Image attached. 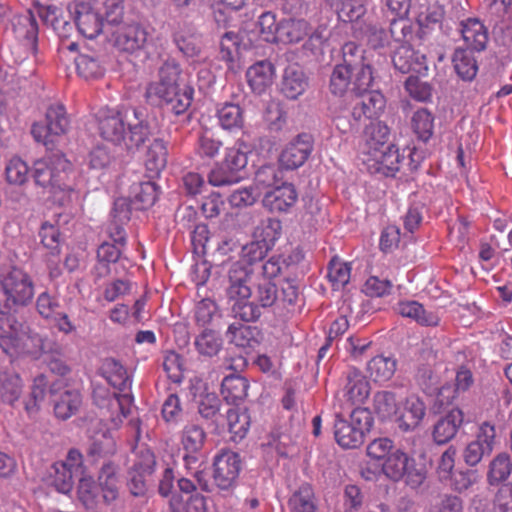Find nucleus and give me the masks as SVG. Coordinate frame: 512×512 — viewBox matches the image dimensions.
<instances>
[{
  "label": "nucleus",
  "instance_id": "obj_1",
  "mask_svg": "<svg viewBox=\"0 0 512 512\" xmlns=\"http://www.w3.org/2000/svg\"><path fill=\"white\" fill-rule=\"evenodd\" d=\"M2 315L4 312L2 311ZM2 351L11 358L22 355L36 356L41 348V338L29 333L28 327L15 314L2 316Z\"/></svg>",
  "mask_w": 512,
  "mask_h": 512
},
{
  "label": "nucleus",
  "instance_id": "obj_2",
  "mask_svg": "<svg viewBox=\"0 0 512 512\" xmlns=\"http://www.w3.org/2000/svg\"><path fill=\"white\" fill-rule=\"evenodd\" d=\"M16 42L11 47V54L16 64L38 60V24L31 10L17 15L12 20Z\"/></svg>",
  "mask_w": 512,
  "mask_h": 512
},
{
  "label": "nucleus",
  "instance_id": "obj_3",
  "mask_svg": "<svg viewBox=\"0 0 512 512\" xmlns=\"http://www.w3.org/2000/svg\"><path fill=\"white\" fill-rule=\"evenodd\" d=\"M283 265L284 260L281 256H272L258 267L253 281L254 292H252V296L260 307H271L279 299L274 279L282 272Z\"/></svg>",
  "mask_w": 512,
  "mask_h": 512
},
{
  "label": "nucleus",
  "instance_id": "obj_4",
  "mask_svg": "<svg viewBox=\"0 0 512 512\" xmlns=\"http://www.w3.org/2000/svg\"><path fill=\"white\" fill-rule=\"evenodd\" d=\"M5 306L16 312L18 307L29 304L34 297V283L24 270L13 268L2 280Z\"/></svg>",
  "mask_w": 512,
  "mask_h": 512
},
{
  "label": "nucleus",
  "instance_id": "obj_5",
  "mask_svg": "<svg viewBox=\"0 0 512 512\" xmlns=\"http://www.w3.org/2000/svg\"><path fill=\"white\" fill-rule=\"evenodd\" d=\"M148 95H154L165 102L176 114L184 113L191 105L194 89L188 85L182 88L160 79L151 83L147 89Z\"/></svg>",
  "mask_w": 512,
  "mask_h": 512
},
{
  "label": "nucleus",
  "instance_id": "obj_6",
  "mask_svg": "<svg viewBox=\"0 0 512 512\" xmlns=\"http://www.w3.org/2000/svg\"><path fill=\"white\" fill-rule=\"evenodd\" d=\"M69 162L60 154H52L35 161L33 177L35 183L49 190L66 178Z\"/></svg>",
  "mask_w": 512,
  "mask_h": 512
},
{
  "label": "nucleus",
  "instance_id": "obj_7",
  "mask_svg": "<svg viewBox=\"0 0 512 512\" xmlns=\"http://www.w3.org/2000/svg\"><path fill=\"white\" fill-rule=\"evenodd\" d=\"M213 465L216 485L223 490L232 487L241 470L239 454L231 450H223L215 457Z\"/></svg>",
  "mask_w": 512,
  "mask_h": 512
},
{
  "label": "nucleus",
  "instance_id": "obj_8",
  "mask_svg": "<svg viewBox=\"0 0 512 512\" xmlns=\"http://www.w3.org/2000/svg\"><path fill=\"white\" fill-rule=\"evenodd\" d=\"M258 268H249L243 262H235L228 271L227 297L230 300L249 299L252 296L248 282L255 280Z\"/></svg>",
  "mask_w": 512,
  "mask_h": 512
},
{
  "label": "nucleus",
  "instance_id": "obj_9",
  "mask_svg": "<svg viewBox=\"0 0 512 512\" xmlns=\"http://www.w3.org/2000/svg\"><path fill=\"white\" fill-rule=\"evenodd\" d=\"M125 120L128 115H123L114 109H103L98 114V129L101 137L116 145L122 144L126 132Z\"/></svg>",
  "mask_w": 512,
  "mask_h": 512
},
{
  "label": "nucleus",
  "instance_id": "obj_10",
  "mask_svg": "<svg viewBox=\"0 0 512 512\" xmlns=\"http://www.w3.org/2000/svg\"><path fill=\"white\" fill-rule=\"evenodd\" d=\"M97 484L102 502L112 505L120 495V467L112 461L105 462L98 472Z\"/></svg>",
  "mask_w": 512,
  "mask_h": 512
},
{
  "label": "nucleus",
  "instance_id": "obj_11",
  "mask_svg": "<svg viewBox=\"0 0 512 512\" xmlns=\"http://www.w3.org/2000/svg\"><path fill=\"white\" fill-rule=\"evenodd\" d=\"M409 458L406 453L400 449H396L381 463L382 472L391 480L398 481L406 474L408 475V484L413 486L420 485L424 480V474L417 472L411 475L408 471Z\"/></svg>",
  "mask_w": 512,
  "mask_h": 512
},
{
  "label": "nucleus",
  "instance_id": "obj_12",
  "mask_svg": "<svg viewBox=\"0 0 512 512\" xmlns=\"http://www.w3.org/2000/svg\"><path fill=\"white\" fill-rule=\"evenodd\" d=\"M426 415V405L417 396H409L402 406H399L395 421L403 432L415 430L423 421Z\"/></svg>",
  "mask_w": 512,
  "mask_h": 512
},
{
  "label": "nucleus",
  "instance_id": "obj_13",
  "mask_svg": "<svg viewBox=\"0 0 512 512\" xmlns=\"http://www.w3.org/2000/svg\"><path fill=\"white\" fill-rule=\"evenodd\" d=\"M312 151V143L307 134L298 135L282 151L279 161L283 168L296 169L304 164Z\"/></svg>",
  "mask_w": 512,
  "mask_h": 512
},
{
  "label": "nucleus",
  "instance_id": "obj_14",
  "mask_svg": "<svg viewBox=\"0 0 512 512\" xmlns=\"http://www.w3.org/2000/svg\"><path fill=\"white\" fill-rule=\"evenodd\" d=\"M464 423V413L459 408H453L441 416L432 428V438L437 445L450 442Z\"/></svg>",
  "mask_w": 512,
  "mask_h": 512
},
{
  "label": "nucleus",
  "instance_id": "obj_15",
  "mask_svg": "<svg viewBox=\"0 0 512 512\" xmlns=\"http://www.w3.org/2000/svg\"><path fill=\"white\" fill-rule=\"evenodd\" d=\"M92 2L75 3V23L85 38H96L103 29V18L91 7Z\"/></svg>",
  "mask_w": 512,
  "mask_h": 512
},
{
  "label": "nucleus",
  "instance_id": "obj_16",
  "mask_svg": "<svg viewBox=\"0 0 512 512\" xmlns=\"http://www.w3.org/2000/svg\"><path fill=\"white\" fill-rule=\"evenodd\" d=\"M370 394V385L362 372L351 368L346 373L343 397L348 406H360Z\"/></svg>",
  "mask_w": 512,
  "mask_h": 512
},
{
  "label": "nucleus",
  "instance_id": "obj_17",
  "mask_svg": "<svg viewBox=\"0 0 512 512\" xmlns=\"http://www.w3.org/2000/svg\"><path fill=\"white\" fill-rule=\"evenodd\" d=\"M392 61L394 67L404 74L410 72L424 74L428 69L426 56L414 50V48L408 44H403L397 48Z\"/></svg>",
  "mask_w": 512,
  "mask_h": 512
},
{
  "label": "nucleus",
  "instance_id": "obj_18",
  "mask_svg": "<svg viewBox=\"0 0 512 512\" xmlns=\"http://www.w3.org/2000/svg\"><path fill=\"white\" fill-rule=\"evenodd\" d=\"M359 96L360 102L356 103L352 109L354 119H379L386 108L387 101L384 94L380 90H371Z\"/></svg>",
  "mask_w": 512,
  "mask_h": 512
},
{
  "label": "nucleus",
  "instance_id": "obj_19",
  "mask_svg": "<svg viewBox=\"0 0 512 512\" xmlns=\"http://www.w3.org/2000/svg\"><path fill=\"white\" fill-rule=\"evenodd\" d=\"M298 194L293 184L283 183L267 192L263 205L271 212H288L297 202Z\"/></svg>",
  "mask_w": 512,
  "mask_h": 512
},
{
  "label": "nucleus",
  "instance_id": "obj_20",
  "mask_svg": "<svg viewBox=\"0 0 512 512\" xmlns=\"http://www.w3.org/2000/svg\"><path fill=\"white\" fill-rule=\"evenodd\" d=\"M460 27L462 39L467 50L480 52L486 48L488 30L479 19L468 18L463 20L460 23Z\"/></svg>",
  "mask_w": 512,
  "mask_h": 512
},
{
  "label": "nucleus",
  "instance_id": "obj_21",
  "mask_svg": "<svg viewBox=\"0 0 512 512\" xmlns=\"http://www.w3.org/2000/svg\"><path fill=\"white\" fill-rule=\"evenodd\" d=\"M400 158L398 148L390 144L367 155L364 161L376 172L389 175L399 170Z\"/></svg>",
  "mask_w": 512,
  "mask_h": 512
},
{
  "label": "nucleus",
  "instance_id": "obj_22",
  "mask_svg": "<svg viewBox=\"0 0 512 512\" xmlns=\"http://www.w3.org/2000/svg\"><path fill=\"white\" fill-rule=\"evenodd\" d=\"M147 32L138 24L125 25L114 32L115 45L126 52H135L144 47Z\"/></svg>",
  "mask_w": 512,
  "mask_h": 512
},
{
  "label": "nucleus",
  "instance_id": "obj_23",
  "mask_svg": "<svg viewBox=\"0 0 512 512\" xmlns=\"http://www.w3.org/2000/svg\"><path fill=\"white\" fill-rule=\"evenodd\" d=\"M54 396V412L57 418L66 420L76 414L82 404V397L78 390L65 388L57 395L54 389L51 390Z\"/></svg>",
  "mask_w": 512,
  "mask_h": 512
},
{
  "label": "nucleus",
  "instance_id": "obj_24",
  "mask_svg": "<svg viewBox=\"0 0 512 512\" xmlns=\"http://www.w3.org/2000/svg\"><path fill=\"white\" fill-rule=\"evenodd\" d=\"M274 67L268 61H259L246 72L247 82L254 93L262 94L272 85Z\"/></svg>",
  "mask_w": 512,
  "mask_h": 512
},
{
  "label": "nucleus",
  "instance_id": "obj_25",
  "mask_svg": "<svg viewBox=\"0 0 512 512\" xmlns=\"http://www.w3.org/2000/svg\"><path fill=\"white\" fill-rule=\"evenodd\" d=\"M310 24L305 19L284 18L280 20L278 43L296 44L309 34Z\"/></svg>",
  "mask_w": 512,
  "mask_h": 512
},
{
  "label": "nucleus",
  "instance_id": "obj_26",
  "mask_svg": "<svg viewBox=\"0 0 512 512\" xmlns=\"http://www.w3.org/2000/svg\"><path fill=\"white\" fill-rule=\"evenodd\" d=\"M308 86V79L302 69L297 66H288L284 70L281 82V92L288 99H297Z\"/></svg>",
  "mask_w": 512,
  "mask_h": 512
},
{
  "label": "nucleus",
  "instance_id": "obj_27",
  "mask_svg": "<svg viewBox=\"0 0 512 512\" xmlns=\"http://www.w3.org/2000/svg\"><path fill=\"white\" fill-rule=\"evenodd\" d=\"M101 374L111 386L121 392L129 390L131 387L132 380L127 370L119 361L113 358H107L103 361Z\"/></svg>",
  "mask_w": 512,
  "mask_h": 512
},
{
  "label": "nucleus",
  "instance_id": "obj_28",
  "mask_svg": "<svg viewBox=\"0 0 512 512\" xmlns=\"http://www.w3.org/2000/svg\"><path fill=\"white\" fill-rule=\"evenodd\" d=\"M334 435L336 442L343 448L355 449L364 442V436L359 429L348 423L340 414L336 415L334 424Z\"/></svg>",
  "mask_w": 512,
  "mask_h": 512
},
{
  "label": "nucleus",
  "instance_id": "obj_29",
  "mask_svg": "<svg viewBox=\"0 0 512 512\" xmlns=\"http://www.w3.org/2000/svg\"><path fill=\"white\" fill-rule=\"evenodd\" d=\"M173 41L179 51L193 62L201 53V40L190 27H179L173 34Z\"/></svg>",
  "mask_w": 512,
  "mask_h": 512
},
{
  "label": "nucleus",
  "instance_id": "obj_30",
  "mask_svg": "<svg viewBox=\"0 0 512 512\" xmlns=\"http://www.w3.org/2000/svg\"><path fill=\"white\" fill-rule=\"evenodd\" d=\"M364 135V154L366 156L381 148H385L386 146L390 145L388 143L390 137V129L382 121L371 122L368 126H366Z\"/></svg>",
  "mask_w": 512,
  "mask_h": 512
},
{
  "label": "nucleus",
  "instance_id": "obj_31",
  "mask_svg": "<svg viewBox=\"0 0 512 512\" xmlns=\"http://www.w3.org/2000/svg\"><path fill=\"white\" fill-rule=\"evenodd\" d=\"M132 114L136 122L132 123L128 120V133L124 134V139L122 141V144H124L126 149L130 151L138 149L142 144H144L150 134L148 124L141 119L142 113L137 109H133Z\"/></svg>",
  "mask_w": 512,
  "mask_h": 512
},
{
  "label": "nucleus",
  "instance_id": "obj_32",
  "mask_svg": "<svg viewBox=\"0 0 512 512\" xmlns=\"http://www.w3.org/2000/svg\"><path fill=\"white\" fill-rule=\"evenodd\" d=\"M396 368L397 361L393 357L377 355L368 361L366 371L374 382L384 383L393 377Z\"/></svg>",
  "mask_w": 512,
  "mask_h": 512
},
{
  "label": "nucleus",
  "instance_id": "obj_33",
  "mask_svg": "<svg viewBox=\"0 0 512 512\" xmlns=\"http://www.w3.org/2000/svg\"><path fill=\"white\" fill-rule=\"evenodd\" d=\"M397 310L403 317L411 318L424 326H437L440 321L436 312L425 310L422 304L417 301L400 302Z\"/></svg>",
  "mask_w": 512,
  "mask_h": 512
},
{
  "label": "nucleus",
  "instance_id": "obj_34",
  "mask_svg": "<svg viewBox=\"0 0 512 512\" xmlns=\"http://www.w3.org/2000/svg\"><path fill=\"white\" fill-rule=\"evenodd\" d=\"M249 382L240 375L226 376L221 384V394L227 403L238 404L248 395Z\"/></svg>",
  "mask_w": 512,
  "mask_h": 512
},
{
  "label": "nucleus",
  "instance_id": "obj_35",
  "mask_svg": "<svg viewBox=\"0 0 512 512\" xmlns=\"http://www.w3.org/2000/svg\"><path fill=\"white\" fill-rule=\"evenodd\" d=\"M372 407L374 412L382 420L396 418L399 410L397 394L390 390L377 391L373 395Z\"/></svg>",
  "mask_w": 512,
  "mask_h": 512
},
{
  "label": "nucleus",
  "instance_id": "obj_36",
  "mask_svg": "<svg viewBox=\"0 0 512 512\" xmlns=\"http://www.w3.org/2000/svg\"><path fill=\"white\" fill-rule=\"evenodd\" d=\"M243 109L234 103H225L217 109V119L223 130L234 132L241 130L244 126Z\"/></svg>",
  "mask_w": 512,
  "mask_h": 512
},
{
  "label": "nucleus",
  "instance_id": "obj_37",
  "mask_svg": "<svg viewBox=\"0 0 512 512\" xmlns=\"http://www.w3.org/2000/svg\"><path fill=\"white\" fill-rule=\"evenodd\" d=\"M168 157L167 144L162 139H154L149 145L145 166L151 173V176H158L159 173L166 167Z\"/></svg>",
  "mask_w": 512,
  "mask_h": 512
},
{
  "label": "nucleus",
  "instance_id": "obj_38",
  "mask_svg": "<svg viewBox=\"0 0 512 512\" xmlns=\"http://www.w3.org/2000/svg\"><path fill=\"white\" fill-rule=\"evenodd\" d=\"M77 73L86 80L99 79L105 74V67L97 55L80 53L75 59Z\"/></svg>",
  "mask_w": 512,
  "mask_h": 512
},
{
  "label": "nucleus",
  "instance_id": "obj_39",
  "mask_svg": "<svg viewBox=\"0 0 512 512\" xmlns=\"http://www.w3.org/2000/svg\"><path fill=\"white\" fill-rule=\"evenodd\" d=\"M227 425L231 434L230 440L239 442L245 438L249 431L250 416L247 411L231 408L227 411Z\"/></svg>",
  "mask_w": 512,
  "mask_h": 512
},
{
  "label": "nucleus",
  "instance_id": "obj_40",
  "mask_svg": "<svg viewBox=\"0 0 512 512\" xmlns=\"http://www.w3.org/2000/svg\"><path fill=\"white\" fill-rule=\"evenodd\" d=\"M246 144L238 140L232 146L226 149L223 163L237 176H243L242 172L248 164Z\"/></svg>",
  "mask_w": 512,
  "mask_h": 512
},
{
  "label": "nucleus",
  "instance_id": "obj_41",
  "mask_svg": "<svg viewBox=\"0 0 512 512\" xmlns=\"http://www.w3.org/2000/svg\"><path fill=\"white\" fill-rule=\"evenodd\" d=\"M194 344L200 355L204 357H214L222 349L223 340L216 331L205 329L196 337Z\"/></svg>",
  "mask_w": 512,
  "mask_h": 512
},
{
  "label": "nucleus",
  "instance_id": "obj_42",
  "mask_svg": "<svg viewBox=\"0 0 512 512\" xmlns=\"http://www.w3.org/2000/svg\"><path fill=\"white\" fill-rule=\"evenodd\" d=\"M411 127L419 140L427 142L434 131L433 114L426 108L418 109L412 115Z\"/></svg>",
  "mask_w": 512,
  "mask_h": 512
},
{
  "label": "nucleus",
  "instance_id": "obj_43",
  "mask_svg": "<svg viewBox=\"0 0 512 512\" xmlns=\"http://www.w3.org/2000/svg\"><path fill=\"white\" fill-rule=\"evenodd\" d=\"M169 506L171 512H205L206 498L200 493H194L187 499L180 494H173Z\"/></svg>",
  "mask_w": 512,
  "mask_h": 512
},
{
  "label": "nucleus",
  "instance_id": "obj_44",
  "mask_svg": "<svg viewBox=\"0 0 512 512\" xmlns=\"http://www.w3.org/2000/svg\"><path fill=\"white\" fill-rule=\"evenodd\" d=\"M353 68L341 63L335 65L330 76L329 89L333 95L343 96L349 88H352Z\"/></svg>",
  "mask_w": 512,
  "mask_h": 512
},
{
  "label": "nucleus",
  "instance_id": "obj_45",
  "mask_svg": "<svg viewBox=\"0 0 512 512\" xmlns=\"http://www.w3.org/2000/svg\"><path fill=\"white\" fill-rule=\"evenodd\" d=\"M291 512H316L314 491L311 485L303 484L288 501Z\"/></svg>",
  "mask_w": 512,
  "mask_h": 512
},
{
  "label": "nucleus",
  "instance_id": "obj_46",
  "mask_svg": "<svg viewBox=\"0 0 512 512\" xmlns=\"http://www.w3.org/2000/svg\"><path fill=\"white\" fill-rule=\"evenodd\" d=\"M454 68L463 80H472L478 71L475 58L470 50L457 49L453 56Z\"/></svg>",
  "mask_w": 512,
  "mask_h": 512
},
{
  "label": "nucleus",
  "instance_id": "obj_47",
  "mask_svg": "<svg viewBox=\"0 0 512 512\" xmlns=\"http://www.w3.org/2000/svg\"><path fill=\"white\" fill-rule=\"evenodd\" d=\"M281 234V221L276 218H267L257 226L254 232V237L272 249Z\"/></svg>",
  "mask_w": 512,
  "mask_h": 512
},
{
  "label": "nucleus",
  "instance_id": "obj_48",
  "mask_svg": "<svg viewBox=\"0 0 512 512\" xmlns=\"http://www.w3.org/2000/svg\"><path fill=\"white\" fill-rule=\"evenodd\" d=\"M47 129L55 136L63 135L69 127V119L62 104L51 105L46 112Z\"/></svg>",
  "mask_w": 512,
  "mask_h": 512
},
{
  "label": "nucleus",
  "instance_id": "obj_49",
  "mask_svg": "<svg viewBox=\"0 0 512 512\" xmlns=\"http://www.w3.org/2000/svg\"><path fill=\"white\" fill-rule=\"evenodd\" d=\"M206 440L204 429L196 424H187L181 434V443L186 452L199 453Z\"/></svg>",
  "mask_w": 512,
  "mask_h": 512
},
{
  "label": "nucleus",
  "instance_id": "obj_50",
  "mask_svg": "<svg viewBox=\"0 0 512 512\" xmlns=\"http://www.w3.org/2000/svg\"><path fill=\"white\" fill-rule=\"evenodd\" d=\"M77 494L79 501L88 509H93L102 502L98 484L92 477H82L79 480Z\"/></svg>",
  "mask_w": 512,
  "mask_h": 512
},
{
  "label": "nucleus",
  "instance_id": "obj_51",
  "mask_svg": "<svg viewBox=\"0 0 512 512\" xmlns=\"http://www.w3.org/2000/svg\"><path fill=\"white\" fill-rule=\"evenodd\" d=\"M34 6L41 20L55 31L64 29L69 23L63 17V10L55 5H44L35 1Z\"/></svg>",
  "mask_w": 512,
  "mask_h": 512
},
{
  "label": "nucleus",
  "instance_id": "obj_52",
  "mask_svg": "<svg viewBox=\"0 0 512 512\" xmlns=\"http://www.w3.org/2000/svg\"><path fill=\"white\" fill-rule=\"evenodd\" d=\"M512 472V462L507 453L498 454L490 463L488 481L490 484L505 481Z\"/></svg>",
  "mask_w": 512,
  "mask_h": 512
},
{
  "label": "nucleus",
  "instance_id": "obj_53",
  "mask_svg": "<svg viewBox=\"0 0 512 512\" xmlns=\"http://www.w3.org/2000/svg\"><path fill=\"white\" fill-rule=\"evenodd\" d=\"M353 79H352V88L351 91L355 95H363L368 91H371V87L373 86L375 75L374 69L370 63H362V65L358 66Z\"/></svg>",
  "mask_w": 512,
  "mask_h": 512
},
{
  "label": "nucleus",
  "instance_id": "obj_54",
  "mask_svg": "<svg viewBox=\"0 0 512 512\" xmlns=\"http://www.w3.org/2000/svg\"><path fill=\"white\" fill-rule=\"evenodd\" d=\"M351 267L349 264L331 260L328 266L327 277L332 285L333 290L343 289L350 281Z\"/></svg>",
  "mask_w": 512,
  "mask_h": 512
},
{
  "label": "nucleus",
  "instance_id": "obj_55",
  "mask_svg": "<svg viewBox=\"0 0 512 512\" xmlns=\"http://www.w3.org/2000/svg\"><path fill=\"white\" fill-rule=\"evenodd\" d=\"M259 33L262 39L270 43H278L280 33V21H277L276 14L270 11L262 13L257 22Z\"/></svg>",
  "mask_w": 512,
  "mask_h": 512
},
{
  "label": "nucleus",
  "instance_id": "obj_56",
  "mask_svg": "<svg viewBox=\"0 0 512 512\" xmlns=\"http://www.w3.org/2000/svg\"><path fill=\"white\" fill-rule=\"evenodd\" d=\"M53 473L51 474V484L55 489L63 494L69 493L74 485V473L70 468L65 467L61 463H54L52 466Z\"/></svg>",
  "mask_w": 512,
  "mask_h": 512
},
{
  "label": "nucleus",
  "instance_id": "obj_57",
  "mask_svg": "<svg viewBox=\"0 0 512 512\" xmlns=\"http://www.w3.org/2000/svg\"><path fill=\"white\" fill-rule=\"evenodd\" d=\"M240 40L236 33L227 32L220 42V59L225 61L229 70L235 68V55L238 53Z\"/></svg>",
  "mask_w": 512,
  "mask_h": 512
},
{
  "label": "nucleus",
  "instance_id": "obj_58",
  "mask_svg": "<svg viewBox=\"0 0 512 512\" xmlns=\"http://www.w3.org/2000/svg\"><path fill=\"white\" fill-rule=\"evenodd\" d=\"M269 250L271 249L268 246L255 238L254 241L243 247L242 259L239 262L245 263L249 268H258L262 264L257 265L256 263L263 260Z\"/></svg>",
  "mask_w": 512,
  "mask_h": 512
},
{
  "label": "nucleus",
  "instance_id": "obj_59",
  "mask_svg": "<svg viewBox=\"0 0 512 512\" xmlns=\"http://www.w3.org/2000/svg\"><path fill=\"white\" fill-rule=\"evenodd\" d=\"M219 316L218 305L212 299H202L195 307L194 317L198 326L205 327L211 325L213 320Z\"/></svg>",
  "mask_w": 512,
  "mask_h": 512
},
{
  "label": "nucleus",
  "instance_id": "obj_60",
  "mask_svg": "<svg viewBox=\"0 0 512 512\" xmlns=\"http://www.w3.org/2000/svg\"><path fill=\"white\" fill-rule=\"evenodd\" d=\"M366 6L360 0H341L337 13L339 20L353 23L366 14Z\"/></svg>",
  "mask_w": 512,
  "mask_h": 512
},
{
  "label": "nucleus",
  "instance_id": "obj_61",
  "mask_svg": "<svg viewBox=\"0 0 512 512\" xmlns=\"http://www.w3.org/2000/svg\"><path fill=\"white\" fill-rule=\"evenodd\" d=\"M116 452V443L113 437L107 433H102L94 437L88 449V455L95 458H104L111 456Z\"/></svg>",
  "mask_w": 512,
  "mask_h": 512
},
{
  "label": "nucleus",
  "instance_id": "obj_62",
  "mask_svg": "<svg viewBox=\"0 0 512 512\" xmlns=\"http://www.w3.org/2000/svg\"><path fill=\"white\" fill-rule=\"evenodd\" d=\"M232 312L235 318H238L244 322L256 321L261 316L260 306L253 300L239 299L231 300Z\"/></svg>",
  "mask_w": 512,
  "mask_h": 512
},
{
  "label": "nucleus",
  "instance_id": "obj_63",
  "mask_svg": "<svg viewBox=\"0 0 512 512\" xmlns=\"http://www.w3.org/2000/svg\"><path fill=\"white\" fill-rule=\"evenodd\" d=\"M243 176L234 174L223 162L215 165L208 174V182L212 186L220 187L240 182Z\"/></svg>",
  "mask_w": 512,
  "mask_h": 512
},
{
  "label": "nucleus",
  "instance_id": "obj_64",
  "mask_svg": "<svg viewBox=\"0 0 512 512\" xmlns=\"http://www.w3.org/2000/svg\"><path fill=\"white\" fill-rule=\"evenodd\" d=\"M157 198V186L151 181L140 183L134 188V200L139 204V209L144 210L153 206Z\"/></svg>",
  "mask_w": 512,
  "mask_h": 512
}]
</instances>
